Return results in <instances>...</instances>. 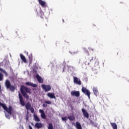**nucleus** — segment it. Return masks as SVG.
I'll use <instances>...</instances> for the list:
<instances>
[{"mask_svg":"<svg viewBox=\"0 0 129 129\" xmlns=\"http://www.w3.org/2000/svg\"><path fill=\"white\" fill-rule=\"evenodd\" d=\"M18 96L20 104H21L22 106H25L27 110H30L31 113H34V112H35V109L34 108H33V107H32L31 103L27 102L26 104H25L24 98H23V96H22V94H21L20 93H19Z\"/></svg>","mask_w":129,"mask_h":129,"instance_id":"obj_1","label":"nucleus"},{"mask_svg":"<svg viewBox=\"0 0 129 129\" xmlns=\"http://www.w3.org/2000/svg\"><path fill=\"white\" fill-rule=\"evenodd\" d=\"M1 106H2L3 109H4V110L8 113L7 114V113H5V116L7 117V118L10 119L11 118L10 115H12V111L13 110V108L12 107V106H9V107L8 108L6 104L0 102V108Z\"/></svg>","mask_w":129,"mask_h":129,"instance_id":"obj_2","label":"nucleus"},{"mask_svg":"<svg viewBox=\"0 0 129 129\" xmlns=\"http://www.w3.org/2000/svg\"><path fill=\"white\" fill-rule=\"evenodd\" d=\"M20 91L25 98H26V99H29V98H30V96L27 93H29V94H31L32 93V92H31V89L25 87L24 85H22L21 86Z\"/></svg>","mask_w":129,"mask_h":129,"instance_id":"obj_3","label":"nucleus"},{"mask_svg":"<svg viewBox=\"0 0 129 129\" xmlns=\"http://www.w3.org/2000/svg\"><path fill=\"white\" fill-rule=\"evenodd\" d=\"M85 53L88 54L87 56L86 57V61L85 64L86 65H89L90 64V62L93 60V57L89 55V51H93V49L89 48L88 49H86L85 48L84 49Z\"/></svg>","mask_w":129,"mask_h":129,"instance_id":"obj_4","label":"nucleus"},{"mask_svg":"<svg viewBox=\"0 0 129 129\" xmlns=\"http://www.w3.org/2000/svg\"><path fill=\"white\" fill-rule=\"evenodd\" d=\"M5 86L7 89H10V91L12 92H14L16 90V88L15 86H13L11 84V82L9 80H6L5 82Z\"/></svg>","mask_w":129,"mask_h":129,"instance_id":"obj_5","label":"nucleus"},{"mask_svg":"<svg viewBox=\"0 0 129 129\" xmlns=\"http://www.w3.org/2000/svg\"><path fill=\"white\" fill-rule=\"evenodd\" d=\"M82 91L85 95H87L88 98L90 99V94H91V93H90V91L89 90H87V89L84 87H82Z\"/></svg>","mask_w":129,"mask_h":129,"instance_id":"obj_6","label":"nucleus"},{"mask_svg":"<svg viewBox=\"0 0 129 129\" xmlns=\"http://www.w3.org/2000/svg\"><path fill=\"white\" fill-rule=\"evenodd\" d=\"M41 87L43 90H44L45 92H49L50 90H51V85H45L42 84L41 85Z\"/></svg>","mask_w":129,"mask_h":129,"instance_id":"obj_7","label":"nucleus"},{"mask_svg":"<svg viewBox=\"0 0 129 129\" xmlns=\"http://www.w3.org/2000/svg\"><path fill=\"white\" fill-rule=\"evenodd\" d=\"M74 82L77 85H81V81L76 77H74Z\"/></svg>","mask_w":129,"mask_h":129,"instance_id":"obj_8","label":"nucleus"},{"mask_svg":"<svg viewBox=\"0 0 129 129\" xmlns=\"http://www.w3.org/2000/svg\"><path fill=\"white\" fill-rule=\"evenodd\" d=\"M71 94L72 96H76V97H79L80 96V92L79 91H72Z\"/></svg>","mask_w":129,"mask_h":129,"instance_id":"obj_9","label":"nucleus"},{"mask_svg":"<svg viewBox=\"0 0 129 129\" xmlns=\"http://www.w3.org/2000/svg\"><path fill=\"white\" fill-rule=\"evenodd\" d=\"M82 112L83 113L84 116L86 118H89V113L86 111V110L84 108L82 109Z\"/></svg>","mask_w":129,"mask_h":129,"instance_id":"obj_10","label":"nucleus"},{"mask_svg":"<svg viewBox=\"0 0 129 129\" xmlns=\"http://www.w3.org/2000/svg\"><path fill=\"white\" fill-rule=\"evenodd\" d=\"M25 85L27 86H31L32 87H37L38 85L36 84H33V83L30 82H27L25 83Z\"/></svg>","mask_w":129,"mask_h":129,"instance_id":"obj_11","label":"nucleus"},{"mask_svg":"<svg viewBox=\"0 0 129 129\" xmlns=\"http://www.w3.org/2000/svg\"><path fill=\"white\" fill-rule=\"evenodd\" d=\"M34 126L36 128H42V127H43V125L42 124V123L41 122H36L35 123V124L34 125Z\"/></svg>","mask_w":129,"mask_h":129,"instance_id":"obj_12","label":"nucleus"},{"mask_svg":"<svg viewBox=\"0 0 129 129\" xmlns=\"http://www.w3.org/2000/svg\"><path fill=\"white\" fill-rule=\"evenodd\" d=\"M36 79H37L38 82L39 83H43L44 80L42 79V77L40 76L39 75H36Z\"/></svg>","mask_w":129,"mask_h":129,"instance_id":"obj_13","label":"nucleus"},{"mask_svg":"<svg viewBox=\"0 0 129 129\" xmlns=\"http://www.w3.org/2000/svg\"><path fill=\"white\" fill-rule=\"evenodd\" d=\"M39 112L41 113V116L42 118H43V119H45L46 118V114H45V112L43 110L40 109Z\"/></svg>","mask_w":129,"mask_h":129,"instance_id":"obj_14","label":"nucleus"},{"mask_svg":"<svg viewBox=\"0 0 129 129\" xmlns=\"http://www.w3.org/2000/svg\"><path fill=\"white\" fill-rule=\"evenodd\" d=\"M47 96L50 97V98H54L56 99V97L55 96V94L54 93H48L47 94Z\"/></svg>","mask_w":129,"mask_h":129,"instance_id":"obj_15","label":"nucleus"},{"mask_svg":"<svg viewBox=\"0 0 129 129\" xmlns=\"http://www.w3.org/2000/svg\"><path fill=\"white\" fill-rule=\"evenodd\" d=\"M20 58L21 60H22V61L24 62V63H27V59L24 55L20 54Z\"/></svg>","mask_w":129,"mask_h":129,"instance_id":"obj_16","label":"nucleus"},{"mask_svg":"<svg viewBox=\"0 0 129 129\" xmlns=\"http://www.w3.org/2000/svg\"><path fill=\"white\" fill-rule=\"evenodd\" d=\"M110 124L113 129H117V124L115 122H110Z\"/></svg>","mask_w":129,"mask_h":129,"instance_id":"obj_17","label":"nucleus"},{"mask_svg":"<svg viewBox=\"0 0 129 129\" xmlns=\"http://www.w3.org/2000/svg\"><path fill=\"white\" fill-rule=\"evenodd\" d=\"M76 127L77 129H82V126H81V124L78 121L76 122Z\"/></svg>","mask_w":129,"mask_h":129,"instance_id":"obj_18","label":"nucleus"},{"mask_svg":"<svg viewBox=\"0 0 129 129\" xmlns=\"http://www.w3.org/2000/svg\"><path fill=\"white\" fill-rule=\"evenodd\" d=\"M38 2L41 5L42 7H45L46 6V2L42 0H38Z\"/></svg>","mask_w":129,"mask_h":129,"instance_id":"obj_19","label":"nucleus"},{"mask_svg":"<svg viewBox=\"0 0 129 129\" xmlns=\"http://www.w3.org/2000/svg\"><path fill=\"white\" fill-rule=\"evenodd\" d=\"M0 72H2L3 73H4V74L5 75V76H8V73H7L6 70L0 68Z\"/></svg>","mask_w":129,"mask_h":129,"instance_id":"obj_20","label":"nucleus"},{"mask_svg":"<svg viewBox=\"0 0 129 129\" xmlns=\"http://www.w3.org/2000/svg\"><path fill=\"white\" fill-rule=\"evenodd\" d=\"M68 118L69 119V120H71V121L72 120H75V117L73 115L68 116Z\"/></svg>","mask_w":129,"mask_h":129,"instance_id":"obj_21","label":"nucleus"},{"mask_svg":"<svg viewBox=\"0 0 129 129\" xmlns=\"http://www.w3.org/2000/svg\"><path fill=\"white\" fill-rule=\"evenodd\" d=\"M93 91L94 93V94H95V95H96L98 93V90H97V88L94 87L93 88Z\"/></svg>","mask_w":129,"mask_h":129,"instance_id":"obj_22","label":"nucleus"},{"mask_svg":"<svg viewBox=\"0 0 129 129\" xmlns=\"http://www.w3.org/2000/svg\"><path fill=\"white\" fill-rule=\"evenodd\" d=\"M34 120L35 121H40V118H39V117H38V115L34 114Z\"/></svg>","mask_w":129,"mask_h":129,"instance_id":"obj_23","label":"nucleus"},{"mask_svg":"<svg viewBox=\"0 0 129 129\" xmlns=\"http://www.w3.org/2000/svg\"><path fill=\"white\" fill-rule=\"evenodd\" d=\"M48 129H54L53 127V124L52 123H49L48 126Z\"/></svg>","mask_w":129,"mask_h":129,"instance_id":"obj_24","label":"nucleus"},{"mask_svg":"<svg viewBox=\"0 0 129 129\" xmlns=\"http://www.w3.org/2000/svg\"><path fill=\"white\" fill-rule=\"evenodd\" d=\"M4 79V75L0 73V81H3V80Z\"/></svg>","mask_w":129,"mask_h":129,"instance_id":"obj_25","label":"nucleus"},{"mask_svg":"<svg viewBox=\"0 0 129 129\" xmlns=\"http://www.w3.org/2000/svg\"><path fill=\"white\" fill-rule=\"evenodd\" d=\"M44 103H46V104H52V102L50 101H45Z\"/></svg>","mask_w":129,"mask_h":129,"instance_id":"obj_26","label":"nucleus"},{"mask_svg":"<svg viewBox=\"0 0 129 129\" xmlns=\"http://www.w3.org/2000/svg\"><path fill=\"white\" fill-rule=\"evenodd\" d=\"M40 17L41 19H44V13L43 12H40Z\"/></svg>","mask_w":129,"mask_h":129,"instance_id":"obj_27","label":"nucleus"},{"mask_svg":"<svg viewBox=\"0 0 129 129\" xmlns=\"http://www.w3.org/2000/svg\"><path fill=\"white\" fill-rule=\"evenodd\" d=\"M29 58L30 61L32 60L33 59V54H31L30 55H29Z\"/></svg>","mask_w":129,"mask_h":129,"instance_id":"obj_28","label":"nucleus"},{"mask_svg":"<svg viewBox=\"0 0 129 129\" xmlns=\"http://www.w3.org/2000/svg\"><path fill=\"white\" fill-rule=\"evenodd\" d=\"M61 119H62V120H63L64 121H65L66 120H67V119H68V117L66 116L64 117H62Z\"/></svg>","mask_w":129,"mask_h":129,"instance_id":"obj_29","label":"nucleus"},{"mask_svg":"<svg viewBox=\"0 0 129 129\" xmlns=\"http://www.w3.org/2000/svg\"><path fill=\"white\" fill-rule=\"evenodd\" d=\"M43 107H47V106H48V105L46 104L43 103L42 105Z\"/></svg>","mask_w":129,"mask_h":129,"instance_id":"obj_30","label":"nucleus"},{"mask_svg":"<svg viewBox=\"0 0 129 129\" xmlns=\"http://www.w3.org/2000/svg\"><path fill=\"white\" fill-rule=\"evenodd\" d=\"M29 119V115H26V120H28Z\"/></svg>","mask_w":129,"mask_h":129,"instance_id":"obj_31","label":"nucleus"},{"mask_svg":"<svg viewBox=\"0 0 129 129\" xmlns=\"http://www.w3.org/2000/svg\"><path fill=\"white\" fill-rule=\"evenodd\" d=\"M29 129H33L31 125H29Z\"/></svg>","mask_w":129,"mask_h":129,"instance_id":"obj_32","label":"nucleus"},{"mask_svg":"<svg viewBox=\"0 0 129 129\" xmlns=\"http://www.w3.org/2000/svg\"><path fill=\"white\" fill-rule=\"evenodd\" d=\"M27 115H28V114H29V111H28V110L27 111Z\"/></svg>","mask_w":129,"mask_h":129,"instance_id":"obj_33","label":"nucleus"},{"mask_svg":"<svg viewBox=\"0 0 129 129\" xmlns=\"http://www.w3.org/2000/svg\"><path fill=\"white\" fill-rule=\"evenodd\" d=\"M7 40H9V39H6V41H7Z\"/></svg>","mask_w":129,"mask_h":129,"instance_id":"obj_34","label":"nucleus"},{"mask_svg":"<svg viewBox=\"0 0 129 129\" xmlns=\"http://www.w3.org/2000/svg\"><path fill=\"white\" fill-rule=\"evenodd\" d=\"M23 36H25V34H23Z\"/></svg>","mask_w":129,"mask_h":129,"instance_id":"obj_35","label":"nucleus"},{"mask_svg":"<svg viewBox=\"0 0 129 129\" xmlns=\"http://www.w3.org/2000/svg\"><path fill=\"white\" fill-rule=\"evenodd\" d=\"M63 22H64V20H62Z\"/></svg>","mask_w":129,"mask_h":129,"instance_id":"obj_36","label":"nucleus"}]
</instances>
